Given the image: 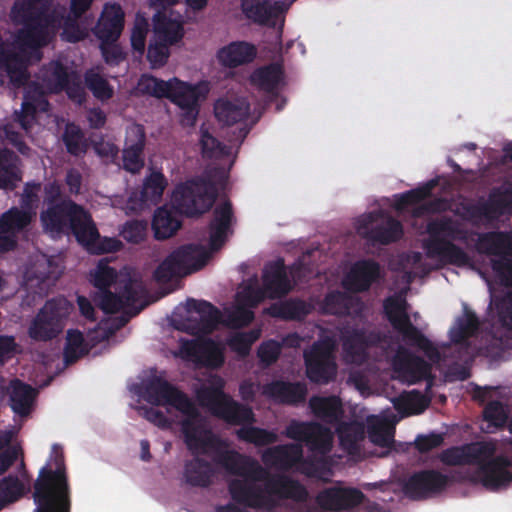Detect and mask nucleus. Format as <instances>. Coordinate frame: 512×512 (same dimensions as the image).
Here are the masks:
<instances>
[{
  "label": "nucleus",
  "instance_id": "f257e3e1",
  "mask_svg": "<svg viewBox=\"0 0 512 512\" xmlns=\"http://www.w3.org/2000/svg\"><path fill=\"white\" fill-rule=\"evenodd\" d=\"M143 397L152 405H170L186 416L181 422V430L187 448L193 453L199 452V448H203L205 453V448L209 447L216 452L215 460L233 473L264 472L258 465V460L236 450L226 449V443L218 436L211 432L202 436L195 424V420L199 417L198 409L186 393L166 379L161 376L150 378L144 385Z\"/></svg>",
  "mask_w": 512,
  "mask_h": 512
},
{
  "label": "nucleus",
  "instance_id": "f03ea898",
  "mask_svg": "<svg viewBox=\"0 0 512 512\" xmlns=\"http://www.w3.org/2000/svg\"><path fill=\"white\" fill-rule=\"evenodd\" d=\"M52 0H17L13 13L20 18L23 27L15 36V46L3 43L0 47V69L4 70L16 87L26 84L29 79L27 66L29 57L26 49L37 51L47 46L56 35L58 19L50 12Z\"/></svg>",
  "mask_w": 512,
  "mask_h": 512
},
{
  "label": "nucleus",
  "instance_id": "7ed1b4c3",
  "mask_svg": "<svg viewBox=\"0 0 512 512\" xmlns=\"http://www.w3.org/2000/svg\"><path fill=\"white\" fill-rule=\"evenodd\" d=\"M233 221L234 213L229 200L216 206L208 224V247L190 243L172 251L155 269V281L165 284L202 269L233 234Z\"/></svg>",
  "mask_w": 512,
  "mask_h": 512
},
{
  "label": "nucleus",
  "instance_id": "20e7f679",
  "mask_svg": "<svg viewBox=\"0 0 512 512\" xmlns=\"http://www.w3.org/2000/svg\"><path fill=\"white\" fill-rule=\"evenodd\" d=\"M33 512H71V487L63 447L55 443L33 484Z\"/></svg>",
  "mask_w": 512,
  "mask_h": 512
},
{
  "label": "nucleus",
  "instance_id": "39448f33",
  "mask_svg": "<svg viewBox=\"0 0 512 512\" xmlns=\"http://www.w3.org/2000/svg\"><path fill=\"white\" fill-rule=\"evenodd\" d=\"M428 238L423 242V248L428 258L439 259L442 262L458 267L470 263V256L454 241L467 242L469 231L452 217L443 216L427 223Z\"/></svg>",
  "mask_w": 512,
  "mask_h": 512
},
{
  "label": "nucleus",
  "instance_id": "423d86ee",
  "mask_svg": "<svg viewBox=\"0 0 512 512\" xmlns=\"http://www.w3.org/2000/svg\"><path fill=\"white\" fill-rule=\"evenodd\" d=\"M44 229L56 234H73L81 245H91L99 232L90 213L75 201L66 198L50 205L40 216Z\"/></svg>",
  "mask_w": 512,
  "mask_h": 512
},
{
  "label": "nucleus",
  "instance_id": "0eeeda50",
  "mask_svg": "<svg viewBox=\"0 0 512 512\" xmlns=\"http://www.w3.org/2000/svg\"><path fill=\"white\" fill-rule=\"evenodd\" d=\"M476 249L480 254L496 256L491 268L502 285L512 286V233L490 231L479 234Z\"/></svg>",
  "mask_w": 512,
  "mask_h": 512
},
{
  "label": "nucleus",
  "instance_id": "6e6552de",
  "mask_svg": "<svg viewBox=\"0 0 512 512\" xmlns=\"http://www.w3.org/2000/svg\"><path fill=\"white\" fill-rule=\"evenodd\" d=\"M214 184L204 179L190 180L176 186L172 195L175 209L186 216L193 217L209 211L216 199Z\"/></svg>",
  "mask_w": 512,
  "mask_h": 512
},
{
  "label": "nucleus",
  "instance_id": "1a4fd4ad",
  "mask_svg": "<svg viewBox=\"0 0 512 512\" xmlns=\"http://www.w3.org/2000/svg\"><path fill=\"white\" fill-rule=\"evenodd\" d=\"M154 39L149 43L147 60L151 68L164 66L169 58V47L180 42L184 36L180 22L167 17L165 12L157 11L153 16Z\"/></svg>",
  "mask_w": 512,
  "mask_h": 512
},
{
  "label": "nucleus",
  "instance_id": "9d476101",
  "mask_svg": "<svg viewBox=\"0 0 512 512\" xmlns=\"http://www.w3.org/2000/svg\"><path fill=\"white\" fill-rule=\"evenodd\" d=\"M71 309L72 305L63 297L47 300L28 329L29 337L35 341L56 338L63 331Z\"/></svg>",
  "mask_w": 512,
  "mask_h": 512
},
{
  "label": "nucleus",
  "instance_id": "9b49d317",
  "mask_svg": "<svg viewBox=\"0 0 512 512\" xmlns=\"http://www.w3.org/2000/svg\"><path fill=\"white\" fill-rule=\"evenodd\" d=\"M334 344L330 339L315 341L303 352L307 378L316 384H327L336 375L333 355Z\"/></svg>",
  "mask_w": 512,
  "mask_h": 512
},
{
  "label": "nucleus",
  "instance_id": "f8f14e48",
  "mask_svg": "<svg viewBox=\"0 0 512 512\" xmlns=\"http://www.w3.org/2000/svg\"><path fill=\"white\" fill-rule=\"evenodd\" d=\"M284 434L289 439L304 442L310 451L317 454L325 455L332 449L333 434L331 430L317 422L292 420Z\"/></svg>",
  "mask_w": 512,
  "mask_h": 512
},
{
  "label": "nucleus",
  "instance_id": "ddd939ff",
  "mask_svg": "<svg viewBox=\"0 0 512 512\" xmlns=\"http://www.w3.org/2000/svg\"><path fill=\"white\" fill-rule=\"evenodd\" d=\"M39 79L51 92L65 91L70 98H79V100L83 96L77 74L59 60L44 64L39 71Z\"/></svg>",
  "mask_w": 512,
  "mask_h": 512
},
{
  "label": "nucleus",
  "instance_id": "4468645a",
  "mask_svg": "<svg viewBox=\"0 0 512 512\" xmlns=\"http://www.w3.org/2000/svg\"><path fill=\"white\" fill-rule=\"evenodd\" d=\"M117 293L109 289L100 292L97 304L106 314H112L124 310L126 307H132L145 294V287L141 280L128 277L123 285L118 283Z\"/></svg>",
  "mask_w": 512,
  "mask_h": 512
},
{
  "label": "nucleus",
  "instance_id": "2eb2a0df",
  "mask_svg": "<svg viewBox=\"0 0 512 512\" xmlns=\"http://www.w3.org/2000/svg\"><path fill=\"white\" fill-rule=\"evenodd\" d=\"M449 480L447 475L437 470H421L407 479L403 490L412 500H424L444 491Z\"/></svg>",
  "mask_w": 512,
  "mask_h": 512
},
{
  "label": "nucleus",
  "instance_id": "dca6fc26",
  "mask_svg": "<svg viewBox=\"0 0 512 512\" xmlns=\"http://www.w3.org/2000/svg\"><path fill=\"white\" fill-rule=\"evenodd\" d=\"M497 451L494 441H479L451 447L441 453L440 460L449 466L476 465Z\"/></svg>",
  "mask_w": 512,
  "mask_h": 512
},
{
  "label": "nucleus",
  "instance_id": "f3484780",
  "mask_svg": "<svg viewBox=\"0 0 512 512\" xmlns=\"http://www.w3.org/2000/svg\"><path fill=\"white\" fill-rule=\"evenodd\" d=\"M181 350L188 360L200 367L217 369L225 361L223 348L211 338L187 340Z\"/></svg>",
  "mask_w": 512,
  "mask_h": 512
},
{
  "label": "nucleus",
  "instance_id": "a211bd4d",
  "mask_svg": "<svg viewBox=\"0 0 512 512\" xmlns=\"http://www.w3.org/2000/svg\"><path fill=\"white\" fill-rule=\"evenodd\" d=\"M478 474L484 487L497 490L512 482V461L505 455L495 454L476 464Z\"/></svg>",
  "mask_w": 512,
  "mask_h": 512
},
{
  "label": "nucleus",
  "instance_id": "6ab92c4d",
  "mask_svg": "<svg viewBox=\"0 0 512 512\" xmlns=\"http://www.w3.org/2000/svg\"><path fill=\"white\" fill-rule=\"evenodd\" d=\"M388 321L398 331L404 340L411 346L417 347L433 363H438L441 354L438 348L415 326L410 320L408 312L390 317Z\"/></svg>",
  "mask_w": 512,
  "mask_h": 512
},
{
  "label": "nucleus",
  "instance_id": "aec40b11",
  "mask_svg": "<svg viewBox=\"0 0 512 512\" xmlns=\"http://www.w3.org/2000/svg\"><path fill=\"white\" fill-rule=\"evenodd\" d=\"M364 497L359 489L334 486L320 491L316 496V503L323 510L342 511L360 505Z\"/></svg>",
  "mask_w": 512,
  "mask_h": 512
},
{
  "label": "nucleus",
  "instance_id": "412c9836",
  "mask_svg": "<svg viewBox=\"0 0 512 512\" xmlns=\"http://www.w3.org/2000/svg\"><path fill=\"white\" fill-rule=\"evenodd\" d=\"M262 394L277 404L299 406L306 401L308 388L304 382L273 380L263 386Z\"/></svg>",
  "mask_w": 512,
  "mask_h": 512
},
{
  "label": "nucleus",
  "instance_id": "4be33fe9",
  "mask_svg": "<svg viewBox=\"0 0 512 512\" xmlns=\"http://www.w3.org/2000/svg\"><path fill=\"white\" fill-rule=\"evenodd\" d=\"M382 277L380 264L373 259L354 263L344 280V286L355 293L368 291Z\"/></svg>",
  "mask_w": 512,
  "mask_h": 512
},
{
  "label": "nucleus",
  "instance_id": "5701e85b",
  "mask_svg": "<svg viewBox=\"0 0 512 512\" xmlns=\"http://www.w3.org/2000/svg\"><path fill=\"white\" fill-rule=\"evenodd\" d=\"M284 10L282 1L241 0V11L245 18L260 26L274 27Z\"/></svg>",
  "mask_w": 512,
  "mask_h": 512
},
{
  "label": "nucleus",
  "instance_id": "b1692460",
  "mask_svg": "<svg viewBox=\"0 0 512 512\" xmlns=\"http://www.w3.org/2000/svg\"><path fill=\"white\" fill-rule=\"evenodd\" d=\"M340 339L344 351L351 356H361L367 349L380 344L381 336L376 331L346 325L340 328Z\"/></svg>",
  "mask_w": 512,
  "mask_h": 512
},
{
  "label": "nucleus",
  "instance_id": "393cba45",
  "mask_svg": "<svg viewBox=\"0 0 512 512\" xmlns=\"http://www.w3.org/2000/svg\"><path fill=\"white\" fill-rule=\"evenodd\" d=\"M262 286L268 293L269 299L284 297L292 290L293 285L283 259L279 258L265 265Z\"/></svg>",
  "mask_w": 512,
  "mask_h": 512
},
{
  "label": "nucleus",
  "instance_id": "a878e982",
  "mask_svg": "<svg viewBox=\"0 0 512 512\" xmlns=\"http://www.w3.org/2000/svg\"><path fill=\"white\" fill-rule=\"evenodd\" d=\"M188 450L193 455H195V457L193 459L185 462L184 472H183V477H184L185 482L192 487H203V488L208 487L212 483L214 470H213L212 465L208 461L198 457V455H200V454L206 455V454H209V452H212L213 453V461L216 464L220 465V463H218L215 460V457H216L215 450L212 448H209V447L205 448V451H206L205 453L203 452V448H199V452H197V453H193L189 448H188Z\"/></svg>",
  "mask_w": 512,
  "mask_h": 512
},
{
  "label": "nucleus",
  "instance_id": "bb28decb",
  "mask_svg": "<svg viewBox=\"0 0 512 512\" xmlns=\"http://www.w3.org/2000/svg\"><path fill=\"white\" fill-rule=\"evenodd\" d=\"M185 308L187 312H195L199 315V321L195 322L191 328L192 334H210L217 329L219 324H223L221 311L206 300L189 298Z\"/></svg>",
  "mask_w": 512,
  "mask_h": 512
},
{
  "label": "nucleus",
  "instance_id": "cd10ccee",
  "mask_svg": "<svg viewBox=\"0 0 512 512\" xmlns=\"http://www.w3.org/2000/svg\"><path fill=\"white\" fill-rule=\"evenodd\" d=\"M124 17V12L119 4H106L93 29L94 35L100 41H118L124 28Z\"/></svg>",
  "mask_w": 512,
  "mask_h": 512
},
{
  "label": "nucleus",
  "instance_id": "c85d7f7f",
  "mask_svg": "<svg viewBox=\"0 0 512 512\" xmlns=\"http://www.w3.org/2000/svg\"><path fill=\"white\" fill-rule=\"evenodd\" d=\"M32 220V215L28 211L12 207L0 217V234L14 233L23 230ZM17 242L13 236L0 235V253L13 250Z\"/></svg>",
  "mask_w": 512,
  "mask_h": 512
},
{
  "label": "nucleus",
  "instance_id": "c756f323",
  "mask_svg": "<svg viewBox=\"0 0 512 512\" xmlns=\"http://www.w3.org/2000/svg\"><path fill=\"white\" fill-rule=\"evenodd\" d=\"M168 99L182 110L181 123L184 125H194L199 113L197 89L191 85L176 81L173 85L171 96Z\"/></svg>",
  "mask_w": 512,
  "mask_h": 512
},
{
  "label": "nucleus",
  "instance_id": "7c9ffc66",
  "mask_svg": "<svg viewBox=\"0 0 512 512\" xmlns=\"http://www.w3.org/2000/svg\"><path fill=\"white\" fill-rule=\"evenodd\" d=\"M509 202L506 195L495 189L490 194L486 201H479L475 204H468L464 206V211L467 218L470 220H495L502 216L507 209Z\"/></svg>",
  "mask_w": 512,
  "mask_h": 512
},
{
  "label": "nucleus",
  "instance_id": "2f4dec72",
  "mask_svg": "<svg viewBox=\"0 0 512 512\" xmlns=\"http://www.w3.org/2000/svg\"><path fill=\"white\" fill-rule=\"evenodd\" d=\"M262 462L280 470H289L303 459V448L298 443L281 444L267 448L261 456Z\"/></svg>",
  "mask_w": 512,
  "mask_h": 512
},
{
  "label": "nucleus",
  "instance_id": "473e14b6",
  "mask_svg": "<svg viewBox=\"0 0 512 512\" xmlns=\"http://www.w3.org/2000/svg\"><path fill=\"white\" fill-rule=\"evenodd\" d=\"M224 389L225 381L223 378L217 375L212 376L206 384L196 390V399L201 407L215 416L230 396L225 393Z\"/></svg>",
  "mask_w": 512,
  "mask_h": 512
},
{
  "label": "nucleus",
  "instance_id": "72a5a7b5",
  "mask_svg": "<svg viewBox=\"0 0 512 512\" xmlns=\"http://www.w3.org/2000/svg\"><path fill=\"white\" fill-rule=\"evenodd\" d=\"M257 55L255 45L246 41H234L219 49L218 61L227 68H236L251 63Z\"/></svg>",
  "mask_w": 512,
  "mask_h": 512
},
{
  "label": "nucleus",
  "instance_id": "f704fd0d",
  "mask_svg": "<svg viewBox=\"0 0 512 512\" xmlns=\"http://www.w3.org/2000/svg\"><path fill=\"white\" fill-rule=\"evenodd\" d=\"M215 116L225 125L242 122L250 115V103L244 97L234 99H218L214 105Z\"/></svg>",
  "mask_w": 512,
  "mask_h": 512
},
{
  "label": "nucleus",
  "instance_id": "c9c22d12",
  "mask_svg": "<svg viewBox=\"0 0 512 512\" xmlns=\"http://www.w3.org/2000/svg\"><path fill=\"white\" fill-rule=\"evenodd\" d=\"M167 179L164 174L159 171H153L143 182L141 191L139 192L138 202H134V196L128 199V208L131 210L142 209L148 202H158L167 187Z\"/></svg>",
  "mask_w": 512,
  "mask_h": 512
},
{
  "label": "nucleus",
  "instance_id": "e433bc0d",
  "mask_svg": "<svg viewBox=\"0 0 512 512\" xmlns=\"http://www.w3.org/2000/svg\"><path fill=\"white\" fill-rule=\"evenodd\" d=\"M21 159L8 148L0 149V189L13 191L22 180Z\"/></svg>",
  "mask_w": 512,
  "mask_h": 512
},
{
  "label": "nucleus",
  "instance_id": "4c0bfd02",
  "mask_svg": "<svg viewBox=\"0 0 512 512\" xmlns=\"http://www.w3.org/2000/svg\"><path fill=\"white\" fill-rule=\"evenodd\" d=\"M10 407L19 416H28L36 397V390L19 379L10 381L8 387Z\"/></svg>",
  "mask_w": 512,
  "mask_h": 512
},
{
  "label": "nucleus",
  "instance_id": "58836bf2",
  "mask_svg": "<svg viewBox=\"0 0 512 512\" xmlns=\"http://www.w3.org/2000/svg\"><path fill=\"white\" fill-rule=\"evenodd\" d=\"M341 448L349 455L360 451L361 442L365 439L366 428L363 422L357 420L339 422L336 427Z\"/></svg>",
  "mask_w": 512,
  "mask_h": 512
},
{
  "label": "nucleus",
  "instance_id": "ea45409f",
  "mask_svg": "<svg viewBox=\"0 0 512 512\" xmlns=\"http://www.w3.org/2000/svg\"><path fill=\"white\" fill-rule=\"evenodd\" d=\"M309 408L313 415L327 424L339 423L343 415L342 401L338 396H312Z\"/></svg>",
  "mask_w": 512,
  "mask_h": 512
},
{
  "label": "nucleus",
  "instance_id": "a19ab883",
  "mask_svg": "<svg viewBox=\"0 0 512 512\" xmlns=\"http://www.w3.org/2000/svg\"><path fill=\"white\" fill-rule=\"evenodd\" d=\"M360 234L372 243L389 245L402 238L403 225L399 220L389 216L382 224L360 232Z\"/></svg>",
  "mask_w": 512,
  "mask_h": 512
},
{
  "label": "nucleus",
  "instance_id": "79ce46f5",
  "mask_svg": "<svg viewBox=\"0 0 512 512\" xmlns=\"http://www.w3.org/2000/svg\"><path fill=\"white\" fill-rule=\"evenodd\" d=\"M283 76L282 66L277 63H271L257 68L252 73L250 80L259 90L274 95L278 92Z\"/></svg>",
  "mask_w": 512,
  "mask_h": 512
},
{
  "label": "nucleus",
  "instance_id": "37998d69",
  "mask_svg": "<svg viewBox=\"0 0 512 512\" xmlns=\"http://www.w3.org/2000/svg\"><path fill=\"white\" fill-rule=\"evenodd\" d=\"M215 417L230 425L246 426L255 422L253 410L249 406L237 402L231 396L223 403Z\"/></svg>",
  "mask_w": 512,
  "mask_h": 512
},
{
  "label": "nucleus",
  "instance_id": "c03bdc74",
  "mask_svg": "<svg viewBox=\"0 0 512 512\" xmlns=\"http://www.w3.org/2000/svg\"><path fill=\"white\" fill-rule=\"evenodd\" d=\"M181 227V221L176 213L165 206L156 209L152 229L157 240H165L172 237Z\"/></svg>",
  "mask_w": 512,
  "mask_h": 512
},
{
  "label": "nucleus",
  "instance_id": "a18cd8bd",
  "mask_svg": "<svg viewBox=\"0 0 512 512\" xmlns=\"http://www.w3.org/2000/svg\"><path fill=\"white\" fill-rule=\"evenodd\" d=\"M480 328V321L477 315L468 309H465L464 317L460 318L457 327L450 331V339L455 345H460L468 349L470 347L469 338L475 336Z\"/></svg>",
  "mask_w": 512,
  "mask_h": 512
},
{
  "label": "nucleus",
  "instance_id": "49530a36",
  "mask_svg": "<svg viewBox=\"0 0 512 512\" xmlns=\"http://www.w3.org/2000/svg\"><path fill=\"white\" fill-rule=\"evenodd\" d=\"M267 313L272 317L284 320H301L309 313V309L305 301L290 299L272 304L267 309Z\"/></svg>",
  "mask_w": 512,
  "mask_h": 512
},
{
  "label": "nucleus",
  "instance_id": "de8ad7c7",
  "mask_svg": "<svg viewBox=\"0 0 512 512\" xmlns=\"http://www.w3.org/2000/svg\"><path fill=\"white\" fill-rule=\"evenodd\" d=\"M352 306L353 298L350 295L335 290L326 294L321 303V311L324 314L346 316L350 314Z\"/></svg>",
  "mask_w": 512,
  "mask_h": 512
},
{
  "label": "nucleus",
  "instance_id": "09e8293b",
  "mask_svg": "<svg viewBox=\"0 0 512 512\" xmlns=\"http://www.w3.org/2000/svg\"><path fill=\"white\" fill-rule=\"evenodd\" d=\"M88 354V347L81 331L70 329L67 332L66 343L63 351L65 364L71 365Z\"/></svg>",
  "mask_w": 512,
  "mask_h": 512
},
{
  "label": "nucleus",
  "instance_id": "8fccbe9b",
  "mask_svg": "<svg viewBox=\"0 0 512 512\" xmlns=\"http://www.w3.org/2000/svg\"><path fill=\"white\" fill-rule=\"evenodd\" d=\"M237 438L257 447L273 444L277 442L278 436L275 432L264 428L251 426L247 424L236 431Z\"/></svg>",
  "mask_w": 512,
  "mask_h": 512
},
{
  "label": "nucleus",
  "instance_id": "3c124183",
  "mask_svg": "<svg viewBox=\"0 0 512 512\" xmlns=\"http://www.w3.org/2000/svg\"><path fill=\"white\" fill-rule=\"evenodd\" d=\"M62 141L67 152L72 156H81L86 153L88 144L82 129L75 123H68L62 134Z\"/></svg>",
  "mask_w": 512,
  "mask_h": 512
},
{
  "label": "nucleus",
  "instance_id": "603ef678",
  "mask_svg": "<svg viewBox=\"0 0 512 512\" xmlns=\"http://www.w3.org/2000/svg\"><path fill=\"white\" fill-rule=\"evenodd\" d=\"M367 433L369 440L382 448H390L394 441V433L388 423L382 419H369Z\"/></svg>",
  "mask_w": 512,
  "mask_h": 512
},
{
  "label": "nucleus",
  "instance_id": "864d4df0",
  "mask_svg": "<svg viewBox=\"0 0 512 512\" xmlns=\"http://www.w3.org/2000/svg\"><path fill=\"white\" fill-rule=\"evenodd\" d=\"M174 83L158 79L152 75H143L138 83L139 89L143 94L156 98H169Z\"/></svg>",
  "mask_w": 512,
  "mask_h": 512
},
{
  "label": "nucleus",
  "instance_id": "5fc2aeb1",
  "mask_svg": "<svg viewBox=\"0 0 512 512\" xmlns=\"http://www.w3.org/2000/svg\"><path fill=\"white\" fill-rule=\"evenodd\" d=\"M438 178L426 182L423 186L411 189L399 195L396 207L403 209L408 206L416 205L426 198L430 197L433 189L438 185Z\"/></svg>",
  "mask_w": 512,
  "mask_h": 512
},
{
  "label": "nucleus",
  "instance_id": "6e6d98bb",
  "mask_svg": "<svg viewBox=\"0 0 512 512\" xmlns=\"http://www.w3.org/2000/svg\"><path fill=\"white\" fill-rule=\"evenodd\" d=\"M429 405V400L419 391L413 390L400 395L394 401V407L398 411H411V413H422Z\"/></svg>",
  "mask_w": 512,
  "mask_h": 512
},
{
  "label": "nucleus",
  "instance_id": "4d7b16f0",
  "mask_svg": "<svg viewBox=\"0 0 512 512\" xmlns=\"http://www.w3.org/2000/svg\"><path fill=\"white\" fill-rule=\"evenodd\" d=\"M254 318V312L239 302L232 310L226 312L223 325L232 329H240L248 326Z\"/></svg>",
  "mask_w": 512,
  "mask_h": 512
},
{
  "label": "nucleus",
  "instance_id": "13d9d810",
  "mask_svg": "<svg viewBox=\"0 0 512 512\" xmlns=\"http://www.w3.org/2000/svg\"><path fill=\"white\" fill-rule=\"evenodd\" d=\"M404 370L410 374L414 380H424L431 377V365L422 357L413 354H407L402 360Z\"/></svg>",
  "mask_w": 512,
  "mask_h": 512
},
{
  "label": "nucleus",
  "instance_id": "bf43d9fd",
  "mask_svg": "<svg viewBox=\"0 0 512 512\" xmlns=\"http://www.w3.org/2000/svg\"><path fill=\"white\" fill-rule=\"evenodd\" d=\"M24 485L15 475H9L0 482V503L17 501L23 495Z\"/></svg>",
  "mask_w": 512,
  "mask_h": 512
},
{
  "label": "nucleus",
  "instance_id": "052dcab7",
  "mask_svg": "<svg viewBox=\"0 0 512 512\" xmlns=\"http://www.w3.org/2000/svg\"><path fill=\"white\" fill-rule=\"evenodd\" d=\"M149 31L148 20L137 14L134 22V26L131 32V46L135 53L142 57L145 52L146 37Z\"/></svg>",
  "mask_w": 512,
  "mask_h": 512
},
{
  "label": "nucleus",
  "instance_id": "680f3d73",
  "mask_svg": "<svg viewBox=\"0 0 512 512\" xmlns=\"http://www.w3.org/2000/svg\"><path fill=\"white\" fill-rule=\"evenodd\" d=\"M148 222L146 220L132 219L124 223L120 234L129 243L140 244L146 239Z\"/></svg>",
  "mask_w": 512,
  "mask_h": 512
},
{
  "label": "nucleus",
  "instance_id": "e2e57ef3",
  "mask_svg": "<svg viewBox=\"0 0 512 512\" xmlns=\"http://www.w3.org/2000/svg\"><path fill=\"white\" fill-rule=\"evenodd\" d=\"M483 419L494 428H502L507 422L508 413L502 402L493 400L484 407Z\"/></svg>",
  "mask_w": 512,
  "mask_h": 512
},
{
  "label": "nucleus",
  "instance_id": "0e129e2a",
  "mask_svg": "<svg viewBox=\"0 0 512 512\" xmlns=\"http://www.w3.org/2000/svg\"><path fill=\"white\" fill-rule=\"evenodd\" d=\"M86 84L93 95L102 101L113 97L114 91L109 82L98 73L86 75Z\"/></svg>",
  "mask_w": 512,
  "mask_h": 512
},
{
  "label": "nucleus",
  "instance_id": "69168bd1",
  "mask_svg": "<svg viewBox=\"0 0 512 512\" xmlns=\"http://www.w3.org/2000/svg\"><path fill=\"white\" fill-rule=\"evenodd\" d=\"M117 272L115 268L106 263L99 262L95 273L92 275V284L100 290V292L109 289L116 282Z\"/></svg>",
  "mask_w": 512,
  "mask_h": 512
},
{
  "label": "nucleus",
  "instance_id": "338daca9",
  "mask_svg": "<svg viewBox=\"0 0 512 512\" xmlns=\"http://www.w3.org/2000/svg\"><path fill=\"white\" fill-rule=\"evenodd\" d=\"M100 50L106 64L117 66L126 59V53L117 41H100Z\"/></svg>",
  "mask_w": 512,
  "mask_h": 512
},
{
  "label": "nucleus",
  "instance_id": "774afa93",
  "mask_svg": "<svg viewBox=\"0 0 512 512\" xmlns=\"http://www.w3.org/2000/svg\"><path fill=\"white\" fill-rule=\"evenodd\" d=\"M281 351V343L270 339L261 343L257 351V356L264 366H270L279 359Z\"/></svg>",
  "mask_w": 512,
  "mask_h": 512
}]
</instances>
